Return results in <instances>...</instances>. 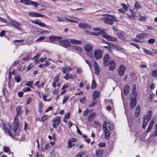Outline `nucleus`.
<instances>
[{"label": "nucleus", "instance_id": "nucleus-1", "mask_svg": "<svg viewBox=\"0 0 157 157\" xmlns=\"http://www.w3.org/2000/svg\"><path fill=\"white\" fill-rule=\"evenodd\" d=\"M105 17H101V19L106 24L109 25H112L114 22H117L118 21L116 17L112 15L109 14H105L103 15Z\"/></svg>", "mask_w": 157, "mask_h": 157}, {"label": "nucleus", "instance_id": "nucleus-2", "mask_svg": "<svg viewBox=\"0 0 157 157\" xmlns=\"http://www.w3.org/2000/svg\"><path fill=\"white\" fill-rule=\"evenodd\" d=\"M151 111L150 110L148 112V114L144 117V121L142 124V127L145 128L148 122L150 120L151 117Z\"/></svg>", "mask_w": 157, "mask_h": 157}, {"label": "nucleus", "instance_id": "nucleus-3", "mask_svg": "<svg viewBox=\"0 0 157 157\" xmlns=\"http://www.w3.org/2000/svg\"><path fill=\"white\" fill-rule=\"evenodd\" d=\"M84 48L87 52V54L89 56L92 58L93 57V55L92 53V46L90 44H86L84 45Z\"/></svg>", "mask_w": 157, "mask_h": 157}, {"label": "nucleus", "instance_id": "nucleus-4", "mask_svg": "<svg viewBox=\"0 0 157 157\" xmlns=\"http://www.w3.org/2000/svg\"><path fill=\"white\" fill-rule=\"evenodd\" d=\"M103 52L99 49H96L94 50L93 54L94 56L96 59H101L103 56Z\"/></svg>", "mask_w": 157, "mask_h": 157}, {"label": "nucleus", "instance_id": "nucleus-5", "mask_svg": "<svg viewBox=\"0 0 157 157\" xmlns=\"http://www.w3.org/2000/svg\"><path fill=\"white\" fill-rule=\"evenodd\" d=\"M58 19L60 21L66 22H70L72 23H77L78 21L67 18L65 17H58Z\"/></svg>", "mask_w": 157, "mask_h": 157}, {"label": "nucleus", "instance_id": "nucleus-6", "mask_svg": "<svg viewBox=\"0 0 157 157\" xmlns=\"http://www.w3.org/2000/svg\"><path fill=\"white\" fill-rule=\"evenodd\" d=\"M70 41L67 40H59L60 44L64 47L67 48L70 46Z\"/></svg>", "mask_w": 157, "mask_h": 157}, {"label": "nucleus", "instance_id": "nucleus-7", "mask_svg": "<svg viewBox=\"0 0 157 157\" xmlns=\"http://www.w3.org/2000/svg\"><path fill=\"white\" fill-rule=\"evenodd\" d=\"M60 119L59 117H57L54 118L53 120V126L54 128H56L59 125L60 121Z\"/></svg>", "mask_w": 157, "mask_h": 157}, {"label": "nucleus", "instance_id": "nucleus-8", "mask_svg": "<svg viewBox=\"0 0 157 157\" xmlns=\"http://www.w3.org/2000/svg\"><path fill=\"white\" fill-rule=\"evenodd\" d=\"M125 70V67L123 65H121L118 69V72L119 75L120 76L123 75Z\"/></svg>", "mask_w": 157, "mask_h": 157}, {"label": "nucleus", "instance_id": "nucleus-9", "mask_svg": "<svg viewBox=\"0 0 157 157\" xmlns=\"http://www.w3.org/2000/svg\"><path fill=\"white\" fill-rule=\"evenodd\" d=\"M61 38H62L60 36H56L53 35H52L49 37V39L50 42L52 43H53L59 40L60 39H61Z\"/></svg>", "mask_w": 157, "mask_h": 157}, {"label": "nucleus", "instance_id": "nucleus-10", "mask_svg": "<svg viewBox=\"0 0 157 157\" xmlns=\"http://www.w3.org/2000/svg\"><path fill=\"white\" fill-rule=\"evenodd\" d=\"M2 126L4 129V131L7 132L9 133L10 135L12 137H13L12 136V134L11 132V129H12L11 128V127L10 125H8L9 128L10 130H9L8 128L6 127V124L3 123L2 124Z\"/></svg>", "mask_w": 157, "mask_h": 157}, {"label": "nucleus", "instance_id": "nucleus-11", "mask_svg": "<svg viewBox=\"0 0 157 157\" xmlns=\"http://www.w3.org/2000/svg\"><path fill=\"white\" fill-rule=\"evenodd\" d=\"M137 95H135V97H133V98L131 97V102L130 105L131 107V109H133L136 105V98Z\"/></svg>", "mask_w": 157, "mask_h": 157}, {"label": "nucleus", "instance_id": "nucleus-12", "mask_svg": "<svg viewBox=\"0 0 157 157\" xmlns=\"http://www.w3.org/2000/svg\"><path fill=\"white\" fill-rule=\"evenodd\" d=\"M10 24L18 30H21V28L20 27V24L17 22L14 21H11L10 22Z\"/></svg>", "mask_w": 157, "mask_h": 157}, {"label": "nucleus", "instance_id": "nucleus-13", "mask_svg": "<svg viewBox=\"0 0 157 157\" xmlns=\"http://www.w3.org/2000/svg\"><path fill=\"white\" fill-rule=\"evenodd\" d=\"M103 129L105 132V138L106 139H108L110 136L109 131L108 130L107 127L106 126L103 127Z\"/></svg>", "mask_w": 157, "mask_h": 157}, {"label": "nucleus", "instance_id": "nucleus-14", "mask_svg": "<svg viewBox=\"0 0 157 157\" xmlns=\"http://www.w3.org/2000/svg\"><path fill=\"white\" fill-rule=\"evenodd\" d=\"M29 15L32 17H46V16L39 13H36L35 12H30Z\"/></svg>", "mask_w": 157, "mask_h": 157}, {"label": "nucleus", "instance_id": "nucleus-15", "mask_svg": "<svg viewBox=\"0 0 157 157\" xmlns=\"http://www.w3.org/2000/svg\"><path fill=\"white\" fill-rule=\"evenodd\" d=\"M109 68L110 70L113 71L114 69L116 67L115 66V62L113 60L110 61L109 63Z\"/></svg>", "mask_w": 157, "mask_h": 157}, {"label": "nucleus", "instance_id": "nucleus-16", "mask_svg": "<svg viewBox=\"0 0 157 157\" xmlns=\"http://www.w3.org/2000/svg\"><path fill=\"white\" fill-rule=\"evenodd\" d=\"M109 56L108 55H106L103 58V64L105 66H107L109 64Z\"/></svg>", "mask_w": 157, "mask_h": 157}, {"label": "nucleus", "instance_id": "nucleus-17", "mask_svg": "<svg viewBox=\"0 0 157 157\" xmlns=\"http://www.w3.org/2000/svg\"><path fill=\"white\" fill-rule=\"evenodd\" d=\"M32 22L33 23L38 25L42 27H45L46 26L45 24L42 23L41 22L37 20H33L32 21Z\"/></svg>", "mask_w": 157, "mask_h": 157}, {"label": "nucleus", "instance_id": "nucleus-18", "mask_svg": "<svg viewBox=\"0 0 157 157\" xmlns=\"http://www.w3.org/2000/svg\"><path fill=\"white\" fill-rule=\"evenodd\" d=\"M78 26L79 27L83 29H90L91 28L90 26L86 23H80L78 25Z\"/></svg>", "mask_w": 157, "mask_h": 157}, {"label": "nucleus", "instance_id": "nucleus-19", "mask_svg": "<svg viewBox=\"0 0 157 157\" xmlns=\"http://www.w3.org/2000/svg\"><path fill=\"white\" fill-rule=\"evenodd\" d=\"M140 108L139 106L137 105L136 109L134 115L135 117H137L140 115Z\"/></svg>", "mask_w": 157, "mask_h": 157}, {"label": "nucleus", "instance_id": "nucleus-20", "mask_svg": "<svg viewBox=\"0 0 157 157\" xmlns=\"http://www.w3.org/2000/svg\"><path fill=\"white\" fill-rule=\"evenodd\" d=\"M76 141V139L75 138H71L68 141V147L69 148H70L72 147L73 146H74L75 145V144L72 145L71 144V143L72 142H75Z\"/></svg>", "mask_w": 157, "mask_h": 157}, {"label": "nucleus", "instance_id": "nucleus-21", "mask_svg": "<svg viewBox=\"0 0 157 157\" xmlns=\"http://www.w3.org/2000/svg\"><path fill=\"white\" fill-rule=\"evenodd\" d=\"M95 113H93L91 114L87 118V121L88 122H90V121H92L94 120V118L95 116Z\"/></svg>", "mask_w": 157, "mask_h": 157}, {"label": "nucleus", "instance_id": "nucleus-22", "mask_svg": "<svg viewBox=\"0 0 157 157\" xmlns=\"http://www.w3.org/2000/svg\"><path fill=\"white\" fill-rule=\"evenodd\" d=\"M100 92L98 91H94L93 95V99L94 100L96 98H98L100 94Z\"/></svg>", "mask_w": 157, "mask_h": 157}, {"label": "nucleus", "instance_id": "nucleus-23", "mask_svg": "<svg viewBox=\"0 0 157 157\" xmlns=\"http://www.w3.org/2000/svg\"><path fill=\"white\" fill-rule=\"evenodd\" d=\"M75 75H69L68 73H67L65 76L64 77V78L67 80L68 79H73L75 77Z\"/></svg>", "mask_w": 157, "mask_h": 157}, {"label": "nucleus", "instance_id": "nucleus-24", "mask_svg": "<svg viewBox=\"0 0 157 157\" xmlns=\"http://www.w3.org/2000/svg\"><path fill=\"white\" fill-rule=\"evenodd\" d=\"M103 151L101 149H98L96 150V156L97 157H101L102 153H103Z\"/></svg>", "mask_w": 157, "mask_h": 157}, {"label": "nucleus", "instance_id": "nucleus-25", "mask_svg": "<svg viewBox=\"0 0 157 157\" xmlns=\"http://www.w3.org/2000/svg\"><path fill=\"white\" fill-rule=\"evenodd\" d=\"M69 40L70 43L74 44H79L82 43L81 41L78 40L76 39H70Z\"/></svg>", "mask_w": 157, "mask_h": 157}, {"label": "nucleus", "instance_id": "nucleus-26", "mask_svg": "<svg viewBox=\"0 0 157 157\" xmlns=\"http://www.w3.org/2000/svg\"><path fill=\"white\" fill-rule=\"evenodd\" d=\"M130 90V89L129 86L127 85H126L124 87V92L125 94L127 95L128 93Z\"/></svg>", "mask_w": 157, "mask_h": 157}, {"label": "nucleus", "instance_id": "nucleus-27", "mask_svg": "<svg viewBox=\"0 0 157 157\" xmlns=\"http://www.w3.org/2000/svg\"><path fill=\"white\" fill-rule=\"evenodd\" d=\"M72 49L76 51H78L79 52H81L82 51V49L81 48L76 46H73L72 48Z\"/></svg>", "mask_w": 157, "mask_h": 157}, {"label": "nucleus", "instance_id": "nucleus-28", "mask_svg": "<svg viewBox=\"0 0 157 157\" xmlns=\"http://www.w3.org/2000/svg\"><path fill=\"white\" fill-rule=\"evenodd\" d=\"M136 87L135 86H134L132 87V93L131 95V97L132 98L133 96V97H135V96L136 95V94L135 93L136 91Z\"/></svg>", "mask_w": 157, "mask_h": 157}, {"label": "nucleus", "instance_id": "nucleus-29", "mask_svg": "<svg viewBox=\"0 0 157 157\" xmlns=\"http://www.w3.org/2000/svg\"><path fill=\"white\" fill-rule=\"evenodd\" d=\"M134 7L136 9H140L142 7L141 5L139 3V2H135L134 4Z\"/></svg>", "mask_w": 157, "mask_h": 157}, {"label": "nucleus", "instance_id": "nucleus-30", "mask_svg": "<svg viewBox=\"0 0 157 157\" xmlns=\"http://www.w3.org/2000/svg\"><path fill=\"white\" fill-rule=\"evenodd\" d=\"M142 49L144 52V53H146V54L151 56L153 55V53L152 52H150L148 50H147L144 48H143Z\"/></svg>", "mask_w": 157, "mask_h": 157}, {"label": "nucleus", "instance_id": "nucleus-31", "mask_svg": "<svg viewBox=\"0 0 157 157\" xmlns=\"http://www.w3.org/2000/svg\"><path fill=\"white\" fill-rule=\"evenodd\" d=\"M39 5V4L38 3L34 1H32L30 0L29 5H32L36 7Z\"/></svg>", "mask_w": 157, "mask_h": 157}, {"label": "nucleus", "instance_id": "nucleus-32", "mask_svg": "<svg viewBox=\"0 0 157 157\" xmlns=\"http://www.w3.org/2000/svg\"><path fill=\"white\" fill-rule=\"evenodd\" d=\"M20 2L25 5H29L30 0H20Z\"/></svg>", "mask_w": 157, "mask_h": 157}, {"label": "nucleus", "instance_id": "nucleus-33", "mask_svg": "<svg viewBox=\"0 0 157 157\" xmlns=\"http://www.w3.org/2000/svg\"><path fill=\"white\" fill-rule=\"evenodd\" d=\"M97 85V84L96 83V82L94 79L93 80L92 84H91V88L92 89H94Z\"/></svg>", "mask_w": 157, "mask_h": 157}, {"label": "nucleus", "instance_id": "nucleus-34", "mask_svg": "<svg viewBox=\"0 0 157 157\" xmlns=\"http://www.w3.org/2000/svg\"><path fill=\"white\" fill-rule=\"evenodd\" d=\"M10 149L9 147L6 146H4L3 147V151L5 152H9V154H11V152H9Z\"/></svg>", "mask_w": 157, "mask_h": 157}, {"label": "nucleus", "instance_id": "nucleus-35", "mask_svg": "<svg viewBox=\"0 0 157 157\" xmlns=\"http://www.w3.org/2000/svg\"><path fill=\"white\" fill-rule=\"evenodd\" d=\"M17 113V115L20 114L21 113V107L20 106H18L16 108Z\"/></svg>", "mask_w": 157, "mask_h": 157}, {"label": "nucleus", "instance_id": "nucleus-36", "mask_svg": "<svg viewBox=\"0 0 157 157\" xmlns=\"http://www.w3.org/2000/svg\"><path fill=\"white\" fill-rule=\"evenodd\" d=\"M118 37L121 40H125L124 36L121 33H118L117 34Z\"/></svg>", "mask_w": 157, "mask_h": 157}, {"label": "nucleus", "instance_id": "nucleus-37", "mask_svg": "<svg viewBox=\"0 0 157 157\" xmlns=\"http://www.w3.org/2000/svg\"><path fill=\"white\" fill-rule=\"evenodd\" d=\"M121 5L123 7L124 9L126 11H127L128 9V5H126L124 3H122Z\"/></svg>", "mask_w": 157, "mask_h": 157}, {"label": "nucleus", "instance_id": "nucleus-38", "mask_svg": "<svg viewBox=\"0 0 157 157\" xmlns=\"http://www.w3.org/2000/svg\"><path fill=\"white\" fill-rule=\"evenodd\" d=\"M151 75L154 77H157V69L152 71Z\"/></svg>", "mask_w": 157, "mask_h": 157}, {"label": "nucleus", "instance_id": "nucleus-39", "mask_svg": "<svg viewBox=\"0 0 157 157\" xmlns=\"http://www.w3.org/2000/svg\"><path fill=\"white\" fill-rule=\"evenodd\" d=\"M106 44H107L109 46H112L113 48H117V46L116 45L112 43L109 42H106Z\"/></svg>", "mask_w": 157, "mask_h": 157}, {"label": "nucleus", "instance_id": "nucleus-40", "mask_svg": "<svg viewBox=\"0 0 157 157\" xmlns=\"http://www.w3.org/2000/svg\"><path fill=\"white\" fill-rule=\"evenodd\" d=\"M146 35V34L143 33V34H138L136 35V38H143Z\"/></svg>", "mask_w": 157, "mask_h": 157}, {"label": "nucleus", "instance_id": "nucleus-41", "mask_svg": "<svg viewBox=\"0 0 157 157\" xmlns=\"http://www.w3.org/2000/svg\"><path fill=\"white\" fill-rule=\"evenodd\" d=\"M108 38V40L113 41H114L117 40V39L114 37H112V36H110Z\"/></svg>", "mask_w": 157, "mask_h": 157}, {"label": "nucleus", "instance_id": "nucleus-42", "mask_svg": "<svg viewBox=\"0 0 157 157\" xmlns=\"http://www.w3.org/2000/svg\"><path fill=\"white\" fill-rule=\"evenodd\" d=\"M90 35H96V36H99L100 34V32H92L90 33Z\"/></svg>", "mask_w": 157, "mask_h": 157}, {"label": "nucleus", "instance_id": "nucleus-43", "mask_svg": "<svg viewBox=\"0 0 157 157\" xmlns=\"http://www.w3.org/2000/svg\"><path fill=\"white\" fill-rule=\"evenodd\" d=\"M107 126L108 127L109 129L111 131L113 129V126L112 124H110L108 123L107 124Z\"/></svg>", "mask_w": 157, "mask_h": 157}, {"label": "nucleus", "instance_id": "nucleus-44", "mask_svg": "<svg viewBox=\"0 0 157 157\" xmlns=\"http://www.w3.org/2000/svg\"><path fill=\"white\" fill-rule=\"evenodd\" d=\"M155 126L156 127L155 129V131L153 135L154 136H156L157 135V122L155 124Z\"/></svg>", "mask_w": 157, "mask_h": 157}, {"label": "nucleus", "instance_id": "nucleus-45", "mask_svg": "<svg viewBox=\"0 0 157 157\" xmlns=\"http://www.w3.org/2000/svg\"><path fill=\"white\" fill-rule=\"evenodd\" d=\"M18 126L17 124H15V126L14 127L13 129V131L15 134L17 133V129H18Z\"/></svg>", "mask_w": 157, "mask_h": 157}, {"label": "nucleus", "instance_id": "nucleus-46", "mask_svg": "<svg viewBox=\"0 0 157 157\" xmlns=\"http://www.w3.org/2000/svg\"><path fill=\"white\" fill-rule=\"evenodd\" d=\"M69 97L67 96L64 97L63 101L62 103L64 104L67 101Z\"/></svg>", "mask_w": 157, "mask_h": 157}, {"label": "nucleus", "instance_id": "nucleus-47", "mask_svg": "<svg viewBox=\"0 0 157 157\" xmlns=\"http://www.w3.org/2000/svg\"><path fill=\"white\" fill-rule=\"evenodd\" d=\"M129 44L130 45H132L133 46H135V47H136V48H137L138 49H139L140 48L138 44H137L135 43H129Z\"/></svg>", "mask_w": 157, "mask_h": 157}, {"label": "nucleus", "instance_id": "nucleus-48", "mask_svg": "<svg viewBox=\"0 0 157 157\" xmlns=\"http://www.w3.org/2000/svg\"><path fill=\"white\" fill-rule=\"evenodd\" d=\"M98 145L100 147H105L106 144L104 143L101 142L99 143Z\"/></svg>", "mask_w": 157, "mask_h": 157}, {"label": "nucleus", "instance_id": "nucleus-49", "mask_svg": "<svg viewBox=\"0 0 157 157\" xmlns=\"http://www.w3.org/2000/svg\"><path fill=\"white\" fill-rule=\"evenodd\" d=\"M147 17L145 16H140L139 17L140 20L141 21H145Z\"/></svg>", "mask_w": 157, "mask_h": 157}, {"label": "nucleus", "instance_id": "nucleus-50", "mask_svg": "<svg viewBox=\"0 0 157 157\" xmlns=\"http://www.w3.org/2000/svg\"><path fill=\"white\" fill-rule=\"evenodd\" d=\"M155 41V40L154 39H151L148 40V42L150 44H153Z\"/></svg>", "mask_w": 157, "mask_h": 157}, {"label": "nucleus", "instance_id": "nucleus-51", "mask_svg": "<svg viewBox=\"0 0 157 157\" xmlns=\"http://www.w3.org/2000/svg\"><path fill=\"white\" fill-rule=\"evenodd\" d=\"M15 79L17 82H19L20 81L21 79L19 76H16L15 78Z\"/></svg>", "mask_w": 157, "mask_h": 157}, {"label": "nucleus", "instance_id": "nucleus-52", "mask_svg": "<svg viewBox=\"0 0 157 157\" xmlns=\"http://www.w3.org/2000/svg\"><path fill=\"white\" fill-rule=\"evenodd\" d=\"M14 70L12 72H9V79H10L11 78L12 75H15V73L14 72Z\"/></svg>", "mask_w": 157, "mask_h": 157}, {"label": "nucleus", "instance_id": "nucleus-53", "mask_svg": "<svg viewBox=\"0 0 157 157\" xmlns=\"http://www.w3.org/2000/svg\"><path fill=\"white\" fill-rule=\"evenodd\" d=\"M31 89L30 87H25V88H24L23 90L24 92H27V91H30Z\"/></svg>", "mask_w": 157, "mask_h": 157}, {"label": "nucleus", "instance_id": "nucleus-54", "mask_svg": "<svg viewBox=\"0 0 157 157\" xmlns=\"http://www.w3.org/2000/svg\"><path fill=\"white\" fill-rule=\"evenodd\" d=\"M94 69H98L100 68L99 66L98 65V64H97V63L96 62H94Z\"/></svg>", "mask_w": 157, "mask_h": 157}, {"label": "nucleus", "instance_id": "nucleus-55", "mask_svg": "<svg viewBox=\"0 0 157 157\" xmlns=\"http://www.w3.org/2000/svg\"><path fill=\"white\" fill-rule=\"evenodd\" d=\"M45 37L44 36H42V37H40V38L37 39L36 40V41H41L42 40H44L45 39Z\"/></svg>", "mask_w": 157, "mask_h": 157}, {"label": "nucleus", "instance_id": "nucleus-56", "mask_svg": "<svg viewBox=\"0 0 157 157\" xmlns=\"http://www.w3.org/2000/svg\"><path fill=\"white\" fill-rule=\"evenodd\" d=\"M95 73L97 75H98L100 74V68L98 69H95Z\"/></svg>", "mask_w": 157, "mask_h": 157}, {"label": "nucleus", "instance_id": "nucleus-57", "mask_svg": "<svg viewBox=\"0 0 157 157\" xmlns=\"http://www.w3.org/2000/svg\"><path fill=\"white\" fill-rule=\"evenodd\" d=\"M89 112V110L88 109H87L84 112L83 115L84 116H86L88 114Z\"/></svg>", "mask_w": 157, "mask_h": 157}, {"label": "nucleus", "instance_id": "nucleus-58", "mask_svg": "<svg viewBox=\"0 0 157 157\" xmlns=\"http://www.w3.org/2000/svg\"><path fill=\"white\" fill-rule=\"evenodd\" d=\"M58 77V76H56L53 79V82L56 83L58 82L59 80Z\"/></svg>", "mask_w": 157, "mask_h": 157}, {"label": "nucleus", "instance_id": "nucleus-59", "mask_svg": "<svg viewBox=\"0 0 157 157\" xmlns=\"http://www.w3.org/2000/svg\"><path fill=\"white\" fill-rule=\"evenodd\" d=\"M77 72L79 74L82 72V71L81 68H77L76 69Z\"/></svg>", "mask_w": 157, "mask_h": 157}, {"label": "nucleus", "instance_id": "nucleus-60", "mask_svg": "<svg viewBox=\"0 0 157 157\" xmlns=\"http://www.w3.org/2000/svg\"><path fill=\"white\" fill-rule=\"evenodd\" d=\"M33 83V82L32 81H29L27 82V83L26 84V85L31 86L32 84Z\"/></svg>", "mask_w": 157, "mask_h": 157}, {"label": "nucleus", "instance_id": "nucleus-61", "mask_svg": "<svg viewBox=\"0 0 157 157\" xmlns=\"http://www.w3.org/2000/svg\"><path fill=\"white\" fill-rule=\"evenodd\" d=\"M48 118L47 115L44 116L41 118V121H44Z\"/></svg>", "mask_w": 157, "mask_h": 157}, {"label": "nucleus", "instance_id": "nucleus-62", "mask_svg": "<svg viewBox=\"0 0 157 157\" xmlns=\"http://www.w3.org/2000/svg\"><path fill=\"white\" fill-rule=\"evenodd\" d=\"M69 86L68 84H65L63 86L62 89L63 90L65 89L66 88H67Z\"/></svg>", "mask_w": 157, "mask_h": 157}, {"label": "nucleus", "instance_id": "nucleus-63", "mask_svg": "<svg viewBox=\"0 0 157 157\" xmlns=\"http://www.w3.org/2000/svg\"><path fill=\"white\" fill-rule=\"evenodd\" d=\"M30 57L28 56H26L25 57L23 58L22 59V60H23L25 61H27L29 59H30Z\"/></svg>", "mask_w": 157, "mask_h": 157}, {"label": "nucleus", "instance_id": "nucleus-64", "mask_svg": "<svg viewBox=\"0 0 157 157\" xmlns=\"http://www.w3.org/2000/svg\"><path fill=\"white\" fill-rule=\"evenodd\" d=\"M86 98L85 97H83L80 100V102L81 103H83L84 101L86 100Z\"/></svg>", "mask_w": 157, "mask_h": 157}]
</instances>
